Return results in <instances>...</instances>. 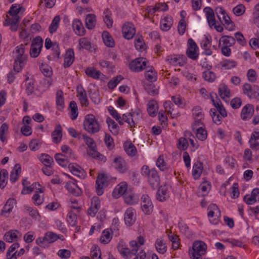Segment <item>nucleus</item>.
<instances>
[{
  "label": "nucleus",
  "mask_w": 259,
  "mask_h": 259,
  "mask_svg": "<svg viewBox=\"0 0 259 259\" xmlns=\"http://www.w3.org/2000/svg\"><path fill=\"white\" fill-rule=\"evenodd\" d=\"M147 62L146 58L139 57L131 61L129 64V67L132 71L141 72L146 68Z\"/></svg>",
  "instance_id": "obj_7"
},
{
  "label": "nucleus",
  "mask_w": 259,
  "mask_h": 259,
  "mask_svg": "<svg viewBox=\"0 0 259 259\" xmlns=\"http://www.w3.org/2000/svg\"><path fill=\"white\" fill-rule=\"evenodd\" d=\"M195 129L196 131V135L197 138L201 141L205 140L207 136L206 131L201 126L199 127L198 128L195 127L194 130Z\"/></svg>",
  "instance_id": "obj_52"
},
{
  "label": "nucleus",
  "mask_w": 259,
  "mask_h": 259,
  "mask_svg": "<svg viewBox=\"0 0 259 259\" xmlns=\"http://www.w3.org/2000/svg\"><path fill=\"white\" fill-rule=\"evenodd\" d=\"M124 149L127 154L131 156L136 155L137 152L135 146L130 141H127L124 143Z\"/></svg>",
  "instance_id": "obj_36"
},
{
  "label": "nucleus",
  "mask_w": 259,
  "mask_h": 259,
  "mask_svg": "<svg viewBox=\"0 0 259 259\" xmlns=\"http://www.w3.org/2000/svg\"><path fill=\"white\" fill-rule=\"evenodd\" d=\"M112 238L110 233L108 230L103 231L102 236L100 237V241L104 244L109 243Z\"/></svg>",
  "instance_id": "obj_58"
},
{
  "label": "nucleus",
  "mask_w": 259,
  "mask_h": 259,
  "mask_svg": "<svg viewBox=\"0 0 259 259\" xmlns=\"http://www.w3.org/2000/svg\"><path fill=\"white\" fill-rule=\"evenodd\" d=\"M104 142L107 148L110 150L113 149L115 147L114 140L109 134H105Z\"/></svg>",
  "instance_id": "obj_55"
},
{
  "label": "nucleus",
  "mask_w": 259,
  "mask_h": 259,
  "mask_svg": "<svg viewBox=\"0 0 259 259\" xmlns=\"http://www.w3.org/2000/svg\"><path fill=\"white\" fill-rule=\"evenodd\" d=\"M127 185L126 183L122 182L117 186L112 192V196L115 198H118L120 195H123L126 192Z\"/></svg>",
  "instance_id": "obj_22"
},
{
  "label": "nucleus",
  "mask_w": 259,
  "mask_h": 259,
  "mask_svg": "<svg viewBox=\"0 0 259 259\" xmlns=\"http://www.w3.org/2000/svg\"><path fill=\"white\" fill-rule=\"evenodd\" d=\"M67 221L71 226H75L77 223V215L72 211H69L67 215Z\"/></svg>",
  "instance_id": "obj_57"
},
{
  "label": "nucleus",
  "mask_w": 259,
  "mask_h": 259,
  "mask_svg": "<svg viewBox=\"0 0 259 259\" xmlns=\"http://www.w3.org/2000/svg\"><path fill=\"white\" fill-rule=\"evenodd\" d=\"M141 118L140 111H136L128 114H123L122 116V120H124V121L132 127L135 126V125Z\"/></svg>",
  "instance_id": "obj_10"
},
{
  "label": "nucleus",
  "mask_w": 259,
  "mask_h": 259,
  "mask_svg": "<svg viewBox=\"0 0 259 259\" xmlns=\"http://www.w3.org/2000/svg\"><path fill=\"white\" fill-rule=\"evenodd\" d=\"M91 256L92 259H102L101 251L98 246H92L91 250Z\"/></svg>",
  "instance_id": "obj_51"
},
{
  "label": "nucleus",
  "mask_w": 259,
  "mask_h": 259,
  "mask_svg": "<svg viewBox=\"0 0 259 259\" xmlns=\"http://www.w3.org/2000/svg\"><path fill=\"white\" fill-rule=\"evenodd\" d=\"M25 90L29 96L31 95L34 91V80L33 78L27 77L25 81Z\"/></svg>",
  "instance_id": "obj_37"
},
{
  "label": "nucleus",
  "mask_w": 259,
  "mask_h": 259,
  "mask_svg": "<svg viewBox=\"0 0 259 259\" xmlns=\"http://www.w3.org/2000/svg\"><path fill=\"white\" fill-rule=\"evenodd\" d=\"M52 136L53 141L55 143H58L60 142L62 137V128L60 124L56 126L55 130L52 133Z\"/></svg>",
  "instance_id": "obj_35"
},
{
  "label": "nucleus",
  "mask_w": 259,
  "mask_h": 259,
  "mask_svg": "<svg viewBox=\"0 0 259 259\" xmlns=\"http://www.w3.org/2000/svg\"><path fill=\"white\" fill-rule=\"evenodd\" d=\"M235 44V39L234 37L229 35L223 36L219 40V46H228L230 47Z\"/></svg>",
  "instance_id": "obj_32"
},
{
  "label": "nucleus",
  "mask_w": 259,
  "mask_h": 259,
  "mask_svg": "<svg viewBox=\"0 0 259 259\" xmlns=\"http://www.w3.org/2000/svg\"><path fill=\"white\" fill-rule=\"evenodd\" d=\"M210 114L212 117L213 121L217 124L219 125L221 123L222 118L220 114L217 113V111L215 109H211Z\"/></svg>",
  "instance_id": "obj_54"
},
{
  "label": "nucleus",
  "mask_w": 259,
  "mask_h": 259,
  "mask_svg": "<svg viewBox=\"0 0 259 259\" xmlns=\"http://www.w3.org/2000/svg\"><path fill=\"white\" fill-rule=\"evenodd\" d=\"M207 249L206 244L202 241H196L192 246L191 253V259H201L202 255L205 254Z\"/></svg>",
  "instance_id": "obj_6"
},
{
  "label": "nucleus",
  "mask_w": 259,
  "mask_h": 259,
  "mask_svg": "<svg viewBox=\"0 0 259 259\" xmlns=\"http://www.w3.org/2000/svg\"><path fill=\"white\" fill-rule=\"evenodd\" d=\"M219 94L221 98L225 101H227L231 96L230 90L225 84L222 83L219 87Z\"/></svg>",
  "instance_id": "obj_24"
},
{
  "label": "nucleus",
  "mask_w": 259,
  "mask_h": 259,
  "mask_svg": "<svg viewBox=\"0 0 259 259\" xmlns=\"http://www.w3.org/2000/svg\"><path fill=\"white\" fill-rule=\"evenodd\" d=\"M83 127L87 132L91 134L98 132L100 128L98 121L93 114H88L85 116Z\"/></svg>",
  "instance_id": "obj_5"
},
{
  "label": "nucleus",
  "mask_w": 259,
  "mask_h": 259,
  "mask_svg": "<svg viewBox=\"0 0 259 259\" xmlns=\"http://www.w3.org/2000/svg\"><path fill=\"white\" fill-rule=\"evenodd\" d=\"M69 107L71 109V116L72 120H75L78 116V109L76 102L72 101L70 102Z\"/></svg>",
  "instance_id": "obj_56"
},
{
  "label": "nucleus",
  "mask_w": 259,
  "mask_h": 259,
  "mask_svg": "<svg viewBox=\"0 0 259 259\" xmlns=\"http://www.w3.org/2000/svg\"><path fill=\"white\" fill-rule=\"evenodd\" d=\"M141 208L142 211L145 214H150L152 211L153 205L152 201L148 195L145 194L142 195L141 197Z\"/></svg>",
  "instance_id": "obj_13"
},
{
  "label": "nucleus",
  "mask_w": 259,
  "mask_h": 259,
  "mask_svg": "<svg viewBox=\"0 0 259 259\" xmlns=\"http://www.w3.org/2000/svg\"><path fill=\"white\" fill-rule=\"evenodd\" d=\"M26 46L27 44L25 45L21 44L17 46L15 49L17 56L13 68L16 72H19L21 70L24 66L25 62L27 60V55L25 53V47Z\"/></svg>",
  "instance_id": "obj_2"
},
{
  "label": "nucleus",
  "mask_w": 259,
  "mask_h": 259,
  "mask_svg": "<svg viewBox=\"0 0 259 259\" xmlns=\"http://www.w3.org/2000/svg\"><path fill=\"white\" fill-rule=\"evenodd\" d=\"M215 13L221 22L225 26L226 29L229 31L234 30L235 26L234 23L231 21L230 18L226 13L225 10L222 7H217L215 9Z\"/></svg>",
  "instance_id": "obj_4"
},
{
  "label": "nucleus",
  "mask_w": 259,
  "mask_h": 259,
  "mask_svg": "<svg viewBox=\"0 0 259 259\" xmlns=\"http://www.w3.org/2000/svg\"><path fill=\"white\" fill-rule=\"evenodd\" d=\"M72 26L77 35H83L85 34V30L80 20L74 19L73 21Z\"/></svg>",
  "instance_id": "obj_26"
},
{
  "label": "nucleus",
  "mask_w": 259,
  "mask_h": 259,
  "mask_svg": "<svg viewBox=\"0 0 259 259\" xmlns=\"http://www.w3.org/2000/svg\"><path fill=\"white\" fill-rule=\"evenodd\" d=\"M79 49L91 50L92 49L90 40L87 37H82L79 39Z\"/></svg>",
  "instance_id": "obj_43"
},
{
  "label": "nucleus",
  "mask_w": 259,
  "mask_h": 259,
  "mask_svg": "<svg viewBox=\"0 0 259 259\" xmlns=\"http://www.w3.org/2000/svg\"><path fill=\"white\" fill-rule=\"evenodd\" d=\"M96 16L94 14H88L85 18V25L87 28L92 29L96 25Z\"/></svg>",
  "instance_id": "obj_42"
},
{
  "label": "nucleus",
  "mask_w": 259,
  "mask_h": 259,
  "mask_svg": "<svg viewBox=\"0 0 259 259\" xmlns=\"http://www.w3.org/2000/svg\"><path fill=\"white\" fill-rule=\"evenodd\" d=\"M203 171V163L200 161H196L193 166L192 170V176L194 179H198Z\"/></svg>",
  "instance_id": "obj_30"
},
{
  "label": "nucleus",
  "mask_w": 259,
  "mask_h": 259,
  "mask_svg": "<svg viewBox=\"0 0 259 259\" xmlns=\"http://www.w3.org/2000/svg\"><path fill=\"white\" fill-rule=\"evenodd\" d=\"M40 69L45 76L50 77L52 75L51 68L47 64H42L40 66Z\"/></svg>",
  "instance_id": "obj_62"
},
{
  "label": "nucleus",
  "mask_w": 259,
  "mask_h": 259,
  "mask_svg": "<svg viewBox=\"0 0 259 259\" xmlns=\"http://www.w3.org/2000/svg\"><path fill=\"white\" fill-rule=\"evenodd\" d=\"M198 47L196 42L192 38L188 40V48L186 51V54L189 58L196 60L199 56Z\"/></svg>",
  "instance_id": "obj_9"
},
{
  "label": "nucleus",
  "mask_w": 259,
  "mask_h": 259,
  "mask_svg": "<svg viewBox=\"0 0 259 259\" xmlns=\"http://www.w3.org/2000/svg\"><path fill=\"white\" fill-rule=\"evenodd\" d=\"M173 24V19L171 17L166 16L160 21V29L162 31L169 30Z\"/></svg>",
  "instance_id": "obj_33"
},
{
  "label": "nucleus",
  "mask_w": 259,
  "mask_h": 259,
  "mask_svg": "<svg viewBox=\"0 0 259 259\" xmlns=\"http://www.w3.org/2000/svg\"><path fill=\"white\" fill-rule=\"evenodd\" d=\"M157 110L158 107L155 101L151 100L148 103L147 111L150 116H155L156 115V112Z\"/></svg>",
  "instance_id": "obj_38"
},
{
  "label": "nucleus",
  "mask_w": 259,
  "mask_h": 259,
  "mask_svg": "<svg viewBox=\"0 0 259 259\" xmlns=\"http://www.w3.org/2000/svg\"><path fill=\"white\" fill-rule=\"evenodd\" d=\"M82 138L89 148L88 154L94 158L105 162L106 160V157L97 151V145L94 139L87 134L82 135Z\"/></svg>",
  "instance_id": "obj_3"
},
{
  "label": "nucleus",
  "mask_w": 259,
  "mask_h": 259,
  "mask_svg": "<svg viewBox=\"0 0 259 259\" xmlns=\"http://www.w3.org/2000/svg\"><path fill=\"white\" fill-rule=\"evenodd\" d=\"M122 32L125 38L131 39L133 38L136 33V28L132 23L127 22L123 25Z\"/></svg>",
  "instance_id": "obj_15"
},
{
  "label": "nucleus",
  "mask_w": 259,
  "mask_h": 259,
  "mask_svg": "<svg viewBox=\"0 0 259 259\" xmlns=\"http://www.w3.org/2000/svg\"><path fill=\"white\" fill-rule=\"evenodd\" d=\"M203 11L205 13L209 26L212 27L216 22L213 10L210 7H206L204 9Z\"/></svg>",
  "instance_id": "obj_25"
},
{
  "label": "nucleus",
  "mask_w": 259,
  "mask_h": 259,
  "mask_svg": "<svg viewBox=\"0 0 259 259\" xmlns=\"http://www.w3.org/2000/svg\"><path fill=\"white\" fill-rule=\"evenodd\" d=\"M249 143L251 149H259V132L254 131L251 134Z\"/></svg>",
  "instance_id": "obj_29"
},
{
  "label": "nucleus",
  "mask_w": 259,
  "mask_h": 259,
  "mask_svg": "<svg viewBox=\"0 0 259 259\" xmlns=\"http://www.w3.org/2000/svg\"><path fill=\"white\" fill-rule=\"evenodd\" d=\"M21 172V165L19 164L15 165L13 170L11 172L10 180L12 182H15L18 179L19 175Z\"/></svg>",
  "instance_id": "obj_44"
},
{
  "label": "nucleus",
  "mask_w": 259,
  "mask_h": 259,
  "mask_svg": "<svg viewBox=\"0 0 259 259\" xmlns=\"http://www.w3.org/2000/svg\"><path fill=\"white\" fill-rule=\"evenodd\" d=\"M54 157L57 163L63 167H66L68 164L67 158H65V155L63 154L57 153Z\"/></svg>",
  "instance_id": "obj_46"
},
{
  "label": "nucleus",
  "mask_w": 259,
  "mask_h": 259,
  "mask_svg": "<svg viewBox=\"0 0 259 259\" xmlns=\"http://www.w3.org/2000/svg\"><path fill=\"white\" fill-rule=\"evenodd\" d=\"M141 174L147 179L148 184L153 189L159 187L160 178L158 172L155 169H150L148 166L143 165L141 168Z\"/></svg>",
  "instance_id": "obj_1"
},
{
  "label": "nucleus",
  "mask_w": 259,
  "mask_h": 259,
  "mask_svg": "<svg viewBox=\"0 0 259 259\" xmlns=\"http://www.w3.org/2000/svg\"><path fill=\"white\" fill-rule=\"evenodd\" d=\"M68 168L73 175L80 179H84L86 177L84 170L76 163H70L68 165Z\"/></svg>",
  "instance_id": "obj_17"
},
{
  "label": "nucleus",
  "mask_w": 259,
  "mask_h": 259,
  "mask_svg": "<svg viewBox=\"0 0 259 259\" xmlns=\"http://www.w3.org/2000/svg\"><path fill=\"white\" fill-rule=\"evenodd\" d=\"M155 246L157 251L160 253L163 254L166 251L167 247L165 242L161 238H158L156 240Z\"/></svg>",
  "instance_id": "obj_41"
},
{
  "label": "nucleus",
  "mask_w": 259,
  "mask_h": 259,
  "mask_svg": "<svg viewBox=\"0 0 259 259\" xmlns=\"http://www.w3.org/2000/svg\"><path fill=\"white\" fill-rule=\"evenodd\" d=\"M123 77L120 75H117L116 77H114L112 79L110 80L108 82V88L110 89H114L117 84L123 79Z\"/></svg>",
  "instance_id": "obj_63"
},
{
  "label": "nucleus",
  "mask_w": 259,
  "mask_h": 259,
  "mask_svg": "<svg viewBox=\"0 0 259 259\" xmlns=\"http://www.w3.org/2000/svg\"><path fill=\"white\" fill-rule=\"evenodd\" d=\"M109 183V178L106 175L101 174L98 175L96 182V192L98 195L103 194V190L108 186Z\"/></svg>",
  "instance_id": "obj_8"
},
{
  "label": "nucleus",
  "mask_w": 259,
  "mask_h": 259,
  "mask_svg": "<svg viewBox=\"0 0 259 259\" xmlns=\"http://www.w3.org/2000/svg\"><path fill=\"white\" fill-rule=\"evenodd\" d=\"M106 122L108 124L110 131L114 134H117L118 131V126L117 123L110 117L107 118Z\"/></svg>",
  "instance_id": "obj_50"
},
{
  "label": "nucleus",
  "mask_w": 259,
  "mask_h": 259,
  "mask_svg": "<svg viewBox=\"0 0 259 259\" xmlns=\"http://www.w3.org/2000/svg\"><path fill=\"white\" fill-rule=\"evenodd\" d=\"M43 39L39 36H36L34 38L30 49V55L31 57L36 58L40 54L42 47Z\"/></svg>",
  "instance_id": "obj_11"
},
{
  "label": "nucleus",
  "mask_w": 259,
  "mask_h": 259,
  "mask_svg": "<svg viewBox=\"0 0 259 259\" xmlns=\"http://www.w3.org/2000/svg\"><path fill=\"white\" fill-rule=\"evenodd\" d=\"M168 197V189L166 186H161L156 193V198L159 201H163Z\"/></svg>",
  "instance_id": "obj_28"
},
{
  "label": "nucleus",
  "mask_w": 259,
  "mask_h": 259,
  "mask_svg": "<svg viewBox=\"0 0 259 259\" xmlns=\"http://www.w3.org/2000/svg\"><path fill=\"white\" fill-rule=\"evenodd\" d=\"M123 198L124 202L128 205H133L138 202L137 196L131 192L125 193Z\"/></svg>",
  "instance_id": "obj_40"
},
{
  "label": "nucleus",
  "mask_w": 259,
  "mask_h": 259,
  "mask_svg": "<svg viewBox=\"0 0 259 259\" xmlns=\"http://www.w3.org/2000/svg\"><path fill=\"white\" fill-rule=\"evenodd\" d=\"M208 217L209 221L213 224H217L219 222V218L221 216V211L215 204H211L208 207Z\"/></svg>",
  "instance_id": "obj_12"
},
{
  "label": "nucleus",
  "mask_w": 259,
  "mask_h": 259,
  "mask_svg": "<svg viewBox=\"0 0 259 259\" xmlns=\"http://www.w3.org/2000/svg\"><path fill=\"white\" fill-rule=\"evenodd\" d=\"M8 179V172L7 170L3 169L0 170V188L3 189L7 184Z\"/></svg>",
  "instance_id": "obj_47"
},
{
  "label": "nucleus",
  "mask_w": 259,
  "mask_h": 259,
  "mask_svg": "<svg viewBox=\"0 0 259 259\" xmlns=\"http://www.w3.org/2000/svg\"><path fill=\"white\" fill-rule=\"evenodd\" d=\"M85 73L88 76L95 79H99L101 75H103L100 71L97 70L94 67L87 68L85 70Z\"/></svg>",
  "instance_id": "obj_39"
},
{
  "label": "nucleus",
  "mask_w": 259,
  "mask_h": 259,
  "mask_svg": "<svg viewBox=\"0 0 259 259\" xmlns=\"http://www.w3.org/2000/svg\"><path fill=\"white\" fill-rule=\"evenodd\" d=\"M136 211L132 208L130 207L126 209L124 213V221L127 226L133 225L136 221Z\"/></svg>",
  "instance_id": "obj_18"
},
{
  "label": "nucleus",
  "mask_w": 259,
  "mask_h": 259,
  "mask_svg": "<svg viewBox=\"0 0 259 259\" xmlns=\"http://www.w3.org/2000/svg\"><path fill=\"white\" fill-rule=\"evenodd\" d=\"M188 145V140L186 138L184 137L179 138L177 144V148L178 149L182 150H185L187 149Z\"/></svg>",
  "instance_id": "obj_64"
},
{
  "label": "nucleus",
  "mask_w": 259,
  "mask_h": 259,
  "mask_svg": "<svg viewBox=\"0 0 259 259\" xmlns=\"http://www.w3.org/2000/svg\"><path fill=\"white\" fill-rule=\"evenodd\" d=\"M56 105L59 110H61L64 108V99L62 90H58L56 92Z\"/></svg>",
  "instance_id": "obj_45"
},
{
  "label": "nucleus",
  "mask_w": 259,
  "mask_h": 259,
  "mask_svg": "<svg viewBox=\"0 0 259 259\" xmlns=\"http://www.w3.org/2000/svg\"><path fill=\"white\" fill-rule=\"evenodd\" d=\"M74 61V53L72 49H69L66 52L63 63L64 68L70 67Z\"/></svg>",
  "instance_id": "obj_23"
},
{
  "label": "nucleus",
  "mask_w": 259,
  "mask_h": 259,
  "mask_svg": "<svg viewBox=\"0 0 259 259\" xmlns=\"http://www.w3.org/2000/svg\"><path fill=\"white\" fill-rule=\"evenodd\" d=\"M112 165L118 172L122 174L126 172L128 170L125 161L121 156L114 158Z\"/></svg>",
  "instance_id": "obj_14"
},
{
  "label": "nucleus",
  "mask_w": 259,
  "mask_h": 259,
  "mask_svg": "<svg viewBox=\"0 0 259 259\" xmlns=\"http://www.w3.org/2000/svg\"><path fill=\"white\" fill-rule=\"evenodd\" d=\"M16 204V201L13 198H10L7 201L2 210L3 212L10 213Z\"/></svg>",
  "instance_id": "obj_48"
},
{
  "label": "nucleus",
  "mask_w": 259,
  "mask_h": 259,
  "mask_svg": "<svg viewBox=\"0 0 259 259\" xmlns=\"http://www.w3.org/2000/svg\"><path fill=\"white\" fill-rule=\"evenodd\" d=\"M146 68L147 70L145 73V76L146 79L151 82L156 81L157 79V72L154 67L149 66Z\"/></svg>",
  "instance_id": "obj_27"
},
{
  "label": "nucleus",
  "mask_w": 259,
  "mask_h": 259,
  "mask_svg": "<svg viewBox=\"0 0 259 259\" xmlns=\"http://www.w3.org/2000/svg\"><path fill=\"white\" fill-rule=\"evenodd\" d=\"M44 237L46 242L48 243H53L58 238L57 235L52 232H48L46 233Z\"/></svg>",
  "instance_id": "obj_60"
},
{
  "label": "nucleus",
  "mask_w": 259,
  "mask_h": 259,
  "mask_svg": "<svg viewBox=\"0 0 259 259\" xmlns=\"http://www.w3.org/2000/svg\"><path fill=\"white\" fill-rule=\"evenodd\" d=\"M193 115L196 119L195 123L192 125L193 130L195 129V126H199L202 124L200 120L203 118V113L200 107L196 106L193 109Z\"/></svg>",
  "instance_id": "obj_21"
},
{
  "label": "nucleus",
  "mask_w": 259,
  "mask_h": 259,
  "mask_svg": "<svg viewBox=\"0 0 259 259\" xmlns=\"http://www.w3.org/2000/svg\"><path fill=\"white\" fill-rule=\"evenodd\" d=\"M65 187L70 193L75 196H78L81 194L82 192L80 188L73 182H67Z\"/></svg>",
  "instance_id": "obj_31"
},
{
  "label": "nucleus",
  "mask_w": 259,
  "mask_h": 259,
  "mask_svg": "<svg viewBox=\"0 0 259 259\" xmlns=\"http://www.w3.org/2000/svg\"><path fill=\"white\" fill-rule=\"evenodd\" d=\"M253 106L250 104H247L242 109L241 117L243 120L250 119L254 113Z\"/></svg>",
  "instance_id": "obj_20"
},
{
  "label": "nucleus",
  "mask_w": 259,
  "mask_h": 259,
  "mask_svg": "<svg viewBox=\"0 0 259 259\" xmlns=\"http://www.w3.org/2000/svg\"><path fill=\"white\" fill-rule=\"evenodd\" d=\"M60 21V18L59 16H56L54 17L49 28V32L51 33L52 34L56 31L58 28Z\"/></svg>",
  "instance_id": "obj_49"
},
{
  "label": "nucleus",
  "mask_w": 259,
  "mask_h": 259,
  "mask_svg": "<svg viewBox=\"0 0 259 259\" xmlns=\"http://www.w3.org/2000/svg\"><path fill=\"white\" fill-rule=\"evenodd\" d=\"M22 234L17 230H11L4 235V239L9 243L17 241L21 238Z\"/></svg>",
  "instance_id": "obj_16"
},
{
  "label": "nucleus",
  "mask_w": 259,
  "mask_h": 259,
  "mask_svg": "<svg viewBox=\"0 0 259 259\" xmlns=\"http://www.w3.org/2000/svg\"><path fill=\"white\" fill-rule=\"evenodd\" d=\"M102 38L105 45L110 48L115 46V41L111 34L107 31H104L102 33Z\"/></svg>",
  "instance_id": "obj_34"
},
{
  "label": "nucleus",
  "mask_w": 259,
  "mask_h": 259,
  "mask_svg": "<svg viewBox=\"0 0 259 259\" xmlns=\"http://www.w3.org/2000/svg\"><path fill=\"white\" fill-rule=\"evenodd\" d=\"M40 159L45 166H52L54 164L53 158L48 154H42Z\"/></svg>",
  "instance_id": "obj_53"
},
{
  "label": "nucleus",
  "mask_w": 259,
  "mask_h": 259,
  "mask_svg": "<svg viewBox=\"0 0 259 259\" xmlns=\"http://www.w3.org/2000/svg\"><path fill=\"white\" fill-rule=\"evenodd\" d=\"M100 208V201L98 197H94L92 199L91 206L88 210V213L94 217Z\"/></svg>",
  "instance_id": "obj_19"
},
{
  "label": "nucleus",
  "mask_w": 259,
  "mask_h": 259,
  "mask_svg": "<svg viewBox=\"0 0 259 259\" xmlns=\"http://www.w3.org/2000/svg\"><path fill=\"white\" fill-rule=\"evenodd\" d=\"M135 47L137 50L143 51L145 50L146 46L142 37H138L135 39Z\"/></svg>",
  "instance_id": "obj_61"
},
{
  "label": "nucleus",
  "mask_w": 259,
  "mask_h": 259,
  "mask_svg": "<svg viewBox=\"0 0 259 259\" xmlns=\"http://www.w3.org/2000/svg\"><path fill=\"white\" fill-rule=\"evenodd\" d=\"M203 78L209 82H213L216 78L215 74L211 71L206 70L203 72L202 74Z\"/></svg>",
  "instance_id": "obj_59"
}]
</instances>
